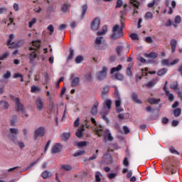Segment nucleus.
<instances>
[{
  "label": "nucleus",
  "instance_id": "obj_1",
  "mask_svg": "<svg viewBox=\"0 0 182 182\" xmlns=\"http://www.w3.org/2000/svg\"><path fill=\"white\" fill-rule=\"evenodd\" d=\"M33 47L29 48V50L31 53L29 55L30 63H33L35 62V59H36L38 54L39 53V49L41 48V41H32Z\"/></svg>",
  "mask_w": 182,
  "mask_h": 182
},
{
  "label": "nucleus",
  "instance_id": "obj_2",
  "mask_svg": "<svg viewBox=\"0 0 182 182\" xmlns=\"http://www.w3.org/2000/svg\"><path fill=\"white\" fill-rule=\"evenodd\" d=\"M124 18L121 16V26L119 25H115L112 28V34L111 36L112 39H119L123 36V28H124Z\"/></svg>",
  "mask_w": 182,
  "mask_h": 182
},
{
  "label": "nucleus",
  "instance_id": "obj_3",
  "mask_svg": "<svg viewBox=\"0 0 182 182\" xmlns=\"http://www.w3.org/2000/svg\"><path fill=\"white\" fill-rule=\"evenodd\" d=\"M95 132H96V134H97L99 137H102V136L105 140H108L109 141H113L114 139L112 136V133H110V130L109 129L103 130V128H102V127H100V128H97Z\"/></svg>",
  "mask_w": 182,
  "mask_h": 182
},
{
  "label": "nucleus",
  "instance_id": "obj_4",
  "mask_svg": "<svg viewBox=\"0 0 182 182\" xmlns=\"http://www.w3.org/2000/svg\"><path fill=\"white\" fill-rule=\"evenodd\" d=\"M114 97L117 99L115 100V107L117 113H122L124 109L121 107L122 106V97H120V92H119V89L117 88V86H114Z\"/></svg>",
  "mask_w": 182,
  "mask_h": 182
},
{
  "label": "nucleus",
  "instance_id": "obj_5",
  "mask_svg": "<svg viewBox=\"0 0 182 182\" xmlns=\"http://www.w3.org/2000/svg\"><path fill=\"white\" fill-rule=\"evenodd\" d=\"M13 100H14V102H15L16 110L17 112H21L22 113V114H24V116H26V117H28L29 115L28 114H26V112L25 111V107H23V105H22V103H21L19 97L14 98V99H13Z\"/></svg>",
  "mask_w": 182,
  "mask_h": 182
},
{
  "label": "nucleus",
  "instance_id": "obj_6",
  "mask_svg": "<svg viewBox=\"0 0 182 182\" xmlns=\"http://www.w3.org/2000/svg\"><path fill=\"white\" fill-rule=\"evenodd\" d=\"M11 134L9 135V139L11 141L16 143L18 141V136L19 135V129L18 128H11L10 129Z\"/></svg>",
  "mask_w": 182,
  "mask_h": 182
},
{
  "label": "nucleus",
  "instance_id": "obj_7",
  "mask_svg": "<svg viewBox=\"0 0 182 182\" xmlns=\"http://www.w3.org/2000/svg\"><path fill=\"white\" fill-rule=\"evenodd\" d=\"M46 133V128L45 127H40L35 130L34 140H38V137H43Z\"/></svg>",
  "mask_w": 182,
  "mask_h": 182
},
{
  "label": "nucleus",
  "instance_id": "obj_8",
  "mask_svg": "<svg viewBox=\"0 0 182 182\" xmlns=\"http://www.w3.org/2000/svg\"><path fill=\"white\" fill-rule=\"evenodd\" d=\"M107 76V68L103 67L101 71L97 73V79L98 80H103Z\"/></svg>",
  "mask_w": 182,
  "mask_h": 182
},
{
  "label": "nucleus",
  "instance_id": "obj_9",
  "mask_svg": "<svg viewBox=\"0 0 182 182\" xmlns=\"http://www.w3.org/2000/svg\"><path fill=\"white\" fill-rule=\"evenodd\" d=\"M14 38H15V36L14 34L9 35V39L7 41V46H9V49H14V48H18V44L12 41H14Z\"/></svg>",
  "mask_w": 182,
  "mask_h": 182
},
{
  "label": "nucleus",
  "instance_id": "obj_10",
  "mask_svg": "<svg viewBox=\"0 0 182 182\" xmlns=\"http://www.w3.org/2000/svg\"><path fill=\"white\" fill-rule=\"evenodd\" d=\"M99 25H100V19L95 18L91 23V29L92 31H97L99 29Z\"/></svg>",
  "mask_w": 182,
  "mask_h": 182
},
{
  "label": "nucleus",
  "instance_id": "obj_11",
  "mask_svg": "<svg viewBox=\"0 0 182 182\" xmlns=\"http://www.w3.org/2000/svg\"><path fill=\"white\" fill-rule=\"evenodd\" d=\"M36 106L40 112L43 110V107L45 106V104L43 103V101L42 100V98L38 97L36 101Z\"/></svg>",
  "mask_w": 182,
  "mask_h": 182
},
{
  "label": "nucleus",
  "instance_id": "obj_12",
  "mask_svg": "<svg viewBox=\"0 0 182 182\" xmlns=\"http://www.w3.org/2000/svg\"><path fill=\"white\" fill-rule=\"evenodd\" d=\"M164 90L165 92V95L166 96H167L169 102H173L174 101V95L171 93H170V91H168V90H167V88L166 87V85L164 87Z\"/></svg>",
  "mask_w": 182,
  "mask_h": 182
},
{
  "label": "nucleus",
  "instance_id": "obj_13",
  "mask_svg": "<svg viewBox=\"0 0 182 182\" xmlns=\"http://www.w3.org/2000/svg\"><path fill=\"white\" fill-rule=\"evenodd\" d=\"M109 86H105L101 89V97H102V99L107 97V95H109Z\"/></svg>",
  "mask_w": 182,
  "mask_h": 182
},
{
  "label": "nucleus",
  "instance_id": "obj_14",
  "mask_svg": "<svg viewBox=\"0 0 182 182\" xmlns=\"http://www.w3.org/2000/svg\"><path fill=\"white\" fill-rule=\"evenodd\" d=\"M85 126L81 127L80 129H77V131L75 133L76 136L78 139H82V137H83V136L85 135L83 134V132H85Z\"/></svg>",
  "mask_w": 182,
  "mask_h": 182
},
{
  "label": "nucleus",
  "instance_id": "obj_15",
  "mask_svg": "<svg viewBox=\"0 0 182 182\" xmlns=\"http://www.w3.org/2000/svg\"><path fill=\"white\" fill-rule=\"evenodd\" d=\"M62 149V145L60 144H55L52 148V153L55 154L59 153Z\"/></svg>",
  "mask_w": 182,
  "mask_h": 182
},
{
  "label": "nucleus",
  "instance_id": "obj_16",
  "mask_svg": "<svg viewBox=\"0 0 182 182\" xmlns=\"http://www.w3.org/2000/svg\"><path fill=\"white\" fill-rule=\"evenodd\" d=\"M99 107V102L97 101H96L94 103V105L92 106V109H91V114L93 116H96V114H97V107Z\"/></svg>",
  "mask_w": 182,
  "mask_h": 182
},
{
  "label": "nucleus",
  "instance_id": "obj_17",
  "mask_svg": "<svg viewBox=\"0 0 182 182\" xmlns=\"http://www.w3.org/2000/svg\"><path fill=\"white\" fill-rule=\"evenodd\" d=\"M170 45L171 46V52L174 53L176 52V48H177V40L171 39L170 41Z\"/></svg>",
  "mask_w": 182,
  "mask_h": 182
},
{
  "label": "nucleus",
  "instance_id": "obj_18",
  "mask_svg": "<svg viewBox=\"0 0 182 182\" xmlns=\"http://www.w3.org/2000/svg\"><path fill=\"white\" fill-rule=\"evenodd\" d=\"M80 80L79 77H75L71 80V87H77L79 86V83Z\"/></svg>",
  "mask_w": 182,
  "mask_h": 182
},
{
  "label": "nucleus",
  "instance_id": "obj_19",
  "mask_svg": "<svg viewBox=\"0 0 182 182\" xmlns=\"http://www.w3.org/2000/svg\"><path fill=\"white\" fill-rule=\"evenodd\" d=\"M132 99L134 103H137L138 105H141V100L137 98V93L132 92Z\"/></svg>",
  "mask_w": 182,
  "mask_h": 182
},
{
  "label": "nucleus",
  "instance_id": "obj_20",
  "mask_svg": "<svg viewBox=\"0 0 182 182\" xmlns=\"http://www.w3.org/2000/svg\"><path fill=\"white\" fill-rule=\"evenodd\" d=\"M148 103H149V105H159V103H160V99L149 98L148 100Z\"/></svg>",
  "mask_w": 182,
  "mask_h": 182
},
{
  "label": "nucleus",
  "instance_id": "obj_21",
  "mask_svg": "<svg viewBox=\"0 0 182 182\" xmlns=\"http://www.w3.org/2000/svg\"><path fill=\"white\" fill-rule=\"evenodd\" d=\"M123 66L122 65H118L117 67H114L111 69V74L115 73V72H120L122 70Z\"/></svg>",
  "mask_w": 182,
  "mask_h": 182
},
{
  "label": "nucleus",
  "instance_id": "obj_22",
  "mask_svg": "<svg viewBox=\"0 0 182 182\" xmlns=\"http://www.w3.org/2000/svg\"><path fill=\"white\" fill-rule=\"evenodd\" d=\"M104 107H107L108 110L112 109V101L110 100H106L104 102Z\"/></svg>",
  "mask_w": 182,
  "mask_h": 182
},
{
  "label": "nucleus",
  "instance_id": "obj_23",
  "mask_svg": "<svg viewBox=\"0 0 182 182\" xmlns=\"http://www.w3.org/2000/svg\"><path fill=\"white\" fill-rule=\"evenodd\" d=\"M157 82H159V80H157V78H155L154 80H152L151 81L149 82L146 84L147 87H153V86H154L155 85L157 84Z\"/></svg>",
  "mask_w": 182,
  "mask_h": 182
},
{
  "label": "nucleus",
  "instance_id": "obj_24",
  "mask_svg": "<svg viewBox=\"0 0 182 182\" xmlns=\"http://www.w3.org/2000/svg\"><path fill=\"white\" fill-rule=\"evenodd\" d=\"M106 32H107V26H102V31H98L97 32V35L99 36L100 35H105Z\"/></svg>",
  "mask_w": 182,
  "mask_h": 182
},
{
  "label": "nucleus",
  "instance_id": "obj_25",
  "mask_svg": "<svg viewBox=\"0 0 182 182\" xmlns=\"http://www.w3.org/2000/svg\"><path fill=\"white\" fill-rule=\"evenodd\" d=\"M159 55L156 53L151 52L149 54H145L146 58H152L153 59H156Z\"/></svg>",
  "mask_w": 182,
  "mask_h": 182
},
{
  "label": "nucleus",
  "instance_id": "obj_26",
  "mask_svg": "<svg viewBox=\"0 0 182 182\" xmlns=\"http://www.w3.org/2000/svg\"><path fill=\"white\" fill-rule=\"evenodd\" d=\"M70 7V4H65L63 5V6L61 7V11L63 12H68V11H69V8Z\"/></svg>",
  "mask_w": 182,
  "mask_h": 182
},
{
  "label": "nucleus",
  "instance_id": "obj_27",
  "mask_svg": "<svg viewBox=\"0 0 182 182\" xmlns=\"http://www.w3.org/2000/svg\"><path fill=\"white\" fill-rule=\"evenodd\" d=\"M86 11H87V4H85L82 6V11L81 14V18L83 19L85 16L86 15Z\"/></svg>",
  "mask_w": 182,
  "mask_h": 182
},
{
  "label": "nucleus",
  "instance_id": "obj_28",
  "mask_svg": "<svg viewBox=\"0 0 182 182\" xmlns=\"http://www.w3.org/2000/svg\"><path fill=\"white\" fill-rule=\"evenodd\" d=\"M18 119V117L16 115H14L12 117L11 119V126L15 127L16 126V120Z\"/></svg>",
  "mask_w": 182,
  "mask_h": 182
},
{
  "label": "nucleus",
  "instance_id": "obj_29",
  "mask_svg": "<svg viewBox=\"0 0 182 182\" xmlns=\"http://www.w3.org/2000/svg\"><path fill=\"white\" fill-rule=\"evenodd\" d=\"M173 114L175 117H178L181 114V109L177 108L173 110Z\"/></svg>",
  "mask_w": 182,
  "mask_h": 182
},
{
  "label": "nucleus",
  "instance_id": "obj_30",
  "mask_svg": "<svg viewBox=\"0 0 182 182\" xmlns=\"http://www.w3.org/2000/svg\"><path fill=\"white\" fill-rule=\"evenodd\" d=\"M167 73V69L166 68H162L158 71V76H163L164 75H166Z\"/></svg>",
  "mask_w": 182,
  "mask_h": 182
},
{
  "label": "nucleus",
  "instance_id": "obj_31",
  "mask_svg": "<svg viewBox=\"0 0 182 182\" xmlns=\"http://www.w3.org/2000/svg\"><path fill=\"white\" fill-rule=\"evenodd\" d=\"M4 107V109H8L9 107V104L5 101H0V107Z\"/></svg>",
  "mask_w": 182,
  "mask_h": 182
},
{
  "label": "nucleus",
  "instance_id": "obj_32",
  "mask_svg": "<svg viewBox=\"0 0 182 182\" xmlns=\"http://www.w3.org/2000/svg\"><path fill=\"white\" fill-rule=\"evenodd\" d=\"M115 79H117V80H124V76L123 75V74L118 73L115 75Z\"/></svg>",
  "mask_w": 182,
  "mask_h": 182
},
{
  "label": "nucleus",
  "instance_id": "obj_33",
  "mask_svg": "<svg viewBox=\"0 0 182 182\" xmlns=\"http://www.w3.org/2000/svg\"><path fill=\"white\" fill-rule=\"evenodd\" d=\"M11 76H12V73H11V71H6V73H4L3 75L4 79H9Z\"/></svg>",
  "mask_w": 182,
  "mask_h": 182
},
{
  "label": "nucleus",
  "instance_id": "obj_34",
  "mask_svg": "<svg viewBox=\"0 0 182 182\" xmlns=\"http://www.w3.org/2000/svg\"><path fill=\"white\" fill-rule=\"evenodd\" d=\"M130 3L134 6V8H139L140 3L138 2L137 0H129Z\"/></svg>",
  "mask_w": 182,
  "mask_h": 182
},
{
  "label": "nucleus",
  "instance_id": "obj_35",
  "mask_svg": "<svg viewBox=\"0 0 182 182\" xmlns=\"http://www.w3.org/2000/svg\"><path fill=\"white\" fill-rule=\"evenodd\" d=\"M61 168L65 170V171H70L72 166L70 165H62Z\"/></svg>",
  "mask_w": 182,
  "mask_h": 182
},
{
  "label": "nucleus",
  "instance_id": "obj_36",
  "mask_svg": "<svg viewBox=\"0 0 182 182\" xmlns=\"http://www.w3.org/2000/svg\"><path fill=\"white\" fill-rule=\"evenodd\" d=\"M99 150H96V154H93L91 157L89 158L90 161L92 160H96L97 159V156H99Z\"/></svg>",
  "mask_w": 182,
  "mask_h": 182
},
{
  "label": "nucleus",
  "instance_id": "obj_37",
  "mask_svg": "<svg viewBox=\"0 0 182 182\" xmlns=\"http://www.w3.org/2000/svg\"><path fill=\"white\" fill-rule=\"evenodd\" d=\"M129 36L132 41H139V35L136 33H132Z\"/></svg>",
  "mask_w": 182,
  "mask_h": 182
},
{
  "label": "nucleus",
  "instance_id": "obj_38",
  "mask_svg": "<svg viewBox=\"0 0 182 182\" xmlns=\"http://www.w3.org/2000/svg\"><path fill=\"white\" fill-rule=\"evenodd\" d=\"M82 154H85V151L81 150L75 152L73 156L74 157H79V156H82Z\"/></svg>",
  "mask_w": 182,
  "mask_h": 182
},
{
  "label": "nucleus",
  "instance_id": "obj_39",
  "mask_svg": "<svg viewBox=\"0 0 182 182\" xmlns=\"http://www.w3.org/2000/svg\"><path fill=\"white\" fill-rule=\"evenodd\" d=\"M48 31H50V35H53V31H55V28L53 25H49L47 28Z\"/></svg>",
  "mask_w": 182,
  "mask_h": 182
},
{
  "label": "nucleus",
  "instance_id": "obj_40",
  "mask_svg": "<svg viewBox=\"0 0 182 182\" xmlns=\"http://www.w3.org/2000/svg\"><path fill=\"white\" fill-rule=\"evenodd\" d=\"M117 176V173H110L107 174V177H108V178H109V180H112Z\"/></svg>",
  "mask_w": 182,
  "mask_h": 182
},
{
  "label": "nucleus",
  "instance_id": "obj_41",
  "mask_svg": "<svg viewBox=\"0 0 182 182\" xmlns=\"http://www.w3.org/2000/svg\"><path fill=\"white\" fill-rule=\"evenodd\" d=\"M75 55V51L73 50V49H70V54L68 55V60H70V59H73V56Z\"/></svg>",
  "mask_w": 182,
  "mask_h": 182
},
{
  "label": "nucleus",
  "instance_id": "obj_42",
  "mask_svg": "<svg viewBox=\"0 0 182 182\" xmlns=\"http://www.w3.org/2000/svg\"><path fill=\"white\" fill-rule=\"evenodd\" d=\"M161 65H163V66H169L170 61H168L167 59H164L161 60Z\"/></svg>",
  "mask_w": 182,
  "mask_h": 182
},
{
  "label": "nucleus",
  "instance_id": "obj_43",
  "mask_svg": "<svg viewBox=\"0 0 182 182\" xmlns=\"http://www.w3.org/2000/svg\"><path fill=\"white\" fill-rule=\"evenodd\" d=\"M87 141H80L77 143L78 147H86L87 146Z\"/></svg>",
  "mask_w": 182,
  "mask_h": 182
},
{
  "label": "nucleus",
  "instance_id": "obj_44",
  "mask_svg": "<svg viewBox=\"0 0 182 182\" xmlns=\"http://www.w3.org/2000/svg\"><path fill=\"white\" fill-rule=\"evenodd\" d=\"M35 23H36V18H32V20L28 22V28H32Z\"/></svg>",
  "mask_w": 182,
  "mask_h": 182
},
{
  "label": "nucleus",
  "instance_id": "obj_45",
  "mask_svg": "<svg viewBox=\"0 0 182 182\" xmlns=\"http://www.w3.org/2000/svg\"><path fill=\"white\" fill-rule=\"evenodd\" d=\"M123 46H118L117 48V53L118 55V56H120V54L122 53V52H123Z\"/></svg>",
  "mask_w": 182,
  "mask_h": 182
},
{
  "label": "nucleus",
  "instance_id": "obj_46",
  "mask_svg": "<svg viewBox=\"0 0 182 182\" xmlns=\"http://www.w3.org/2000/svg\"><path fill=\"white\" fill-rule=\"evenodd\" d=\"M82 60H83V57L82 55H78L75 58V62L77 63H81Z\"/></svg>",
  "mask_w": 182,
  "mask_h": 182
},
{
  "label": "nucleus",
  "instance_id": "obj_47",
  "mask_svg": "<svg viewBox=\"0 0 182 182\" xmlns=\"http://www.w3.org/2000/svg\"><path fill=\"white\" fill-rule=\"evenodd\" d=\"M145 19H153V14L147 12L145 15Z\"/></svg>",
  "mask_w": 182,
  "mask_h": 182
},
{
  "label": "nucleus",
  "instance_id": "obj_48",
  "mask_svg": "<svg viewBox=\"0 0 182 182\" xmlns=\"http://www.w3.org/2000/svg\"><path fill=\"white\" fill-rule=\"evenodd\" d=\"M39 90H41V89H39V87H36V86H32L31 87V92L32 93H35L36 92H39Z\"/></svg>",
  "mask_w": 182,
  "mask_h": 182
},
{
  "label": "nucleus",
  "instance_id": "obj_49",
  "mask_svg": "<svg viewBox=\"0 0 182 182\" xmlns=\"http://www.w3.org/2000/svg\"><path fill=\"white\" fill-rule=\"evenodd\" d=\"M102 39H103V37H97L95 39V43L97 45H102Z\"/></svg>",
  "mask_w": 182,
  "mask_h": 182
},
{
  "label": "nucleus",
  "instance_id": "obj_50",
  "mask_svg": "<svg viewBox=\"0 0 182 182\" xmlns=\"http://www.w3.org/2000/svg\"><path fill=\"white\" fill-rule=\"evenodd\" d=\"M85 79L86 80H87V82H90V80H92V73H87V75H85Z\"/></svg>",
  "mask_w": 182,
  "mask_h": 182
},
{
  "label": "nucleus",
  "instance_id": "obj_51",
  "mask_svg": "<svg viewBox=\"0 0 182 182\" xmlns=\"http://www.w3.org/2000/svg\"><path fill=\"white\" fill-rule=\"evenodd\" d=\"M122 6H123V1L117 0L116 8H122Z\"/></svg>",
  "mask_w": 182,
  "mask_h": 182
},
{
  "label": "nucleus",
  "instance_id": "obj_52",
  "mask_svg": "<svg viewBox=\"0 0 182 182\" xmlns=\"http://www.w3.org/2000/svg\"><path fill=\"white\" fill-rule=\"evenodd\" d=\"M123 164H124V166H125V167H128V166H129V158L124 157V159L123 160Z\"/></svg>",
  "mask_w": 182,
  "mask_h": 182
},
{
  "label": "nucleus",
  "instance_id": "obj_53",
  "mask_svg": "<svg viewBox=\"0 0 182 182\" xmlns=\"http://www.w3.org/2000/svg\"><path fill=\"white\" fill-rule=\"evenodd\" d=\"M168 170L171 171V174H176V170H174V166L171 165V166L168 167Z\"/></svg>",
  "mask_w": 182,
  "mask_h": 182
},
{
  "label": "nucleus",
  "instance_id": "obj_54",
  "mask_svg": "<svg viewBox=\"0 0 182 182\" xmlns=\"http://www.w3.org/2000/svg\"><path fill=\"white\" fill-rule=\"evenodd\" d=\"M49 174L50 173L48 171L43 172V173H42L43 178H48V177H49Z\"/></svg>",
  "mask_w": 182,
  "mask_h": 182
},
{
  "label": "nucleus",
  "instance_id": "obj_55",
  "mask_svg": "<svg viewBox=\"0 0 182 182\" xmlns=\"http://www.w3.org/2000/svg\"><path fill=\"white\" fill-rule=\"evenodd\" d=\"M7 56H9V53H5L4 55L0 56V60H4V59H6Z\"/></svg>",
  "mask_w": 182,
  "mask_h": 182
},
{
  "label": "nucleus",
  "instance_id": "obj_56",
  "mask_svg": "<svg viewBox=\"0 0 182 182\" xmlns=\"http://www.w3.org/2000/svg\"><path fill=\"white\" fill-rule=\"evenodd\" d=\"M174 21L175 23H180V22H181V17L180 16H176Z\"/></svg>",
  "mask_w": 182,
  "mask_h": 182
},
{
  "label": "nucleus",
  "instance_id": "obj_57",
  "mask_svg": "<svg viewBox=\"0 0 182 182\" xmlns=\"http://www.w3.org/2000/svg\"><path fill=\"white\" fill-rule=\"evenodd\" d=\"M49 146H50V140H48V142L46 144V146H45V149H44L45 153H46V151H48V149H49Z\"/></svg>",
  "mask_w": 182,
  "mask_h": 182
},
{
  "label": "nucleus",
  "instance_id": "obj_58",
  "mask_svg": "<svg viewBox=\"0 0 182 182\" xmlns=\"http://www.w3.org/2000/svg\"><path fill=\"white\" fill-rule=\"evenodd\" d=\"M95 179L97 182H100L102 179L100 178V173L97 172L95 174Z\"/></svg>",
  "mask_w": 182,
  "mask_h": 182
},
{
  "label": "nucleus",
  "instance_id": "obj_59",
  "mask_svg": "<svg viewBox=\"0 0 182 182\" xmlns=\"http://www.w3.org/2000/svg\"><path fill=\"white\" fill-rule=\"evenodd\" d=\"M63 137H64V139H65V140H68V139H69L70 137V133H64L63 134Z\"/></svg>",
  "mask_w": 182,
  "mask_h": 182
},
{
  "label": "nucleus",
  "instance_id": "obj_60",
  "mask_svg": "<svg viewBox=\"0 0 182 182\" xmlns=\"http://www.w3.org/2000/svg\"><path fill=\"white\" fill-rule=\"evenodd\" d=\"M79 122H80V119H79V117H77V119H76V120L75 121V122H74V126L75 127H79Z\"/></svg>",
  "mask_w": 182,
  "mask_h": 182
},
{
  "label": "nucleus",
  "instance_id": "obj_61",
  "mask_svg": "<svg viewBox=\"0 0 182 182\" xmlns=\"http://www.w3.org/2000/svg\"><path fill=\"white\" fill-rule=\"evenodd\" d=\"M13 8H14V11H16V12L19 11V5H18V4H16V3L14 4Z\"/></svg>",
  "mask_w": 182,
  "mask_h": 182
},
{
  "label": "nucleus",
  "instance_id": "obj_62",
  "mask_svg": "<svg viewBox=\"0 0 182 182\" xmlns=\"http://www.w3.org/2000/svg\"><path fill=\"white\" fill-rule=\"evenodd\" d=\"M178 85L177 83H173L171 85V89H173V90H177Z\"/></svg>",
  "mask_w": 182,
  "mask_h": 182
},
{
  "label": "nucleus",
  "instance_id": "obj_63",
  "mask_svg": "<svg viewBox=\"0 0 182 182\" xmlns=\"http://www.w3.org/2000/svg\"><path fill=\"white\" fill-rule=\"evenodd\" d=\"M146 41L148 43H153V38H151V37L149 36L146 38Z\"/></svg>",
  "mask_w": 182,
  "mask_h": 182
},
{
  "label": "nucleus",
  "instance_id": "obj_64",
  "mask_svg": "<svg viewBox=\"0 0 182 182\" xmlns=\"http://www.w3.org/2000/svg\"><path fill=\"white\" fill-rule=\"evenodd\" d=\"M59 31H64V29H66V25L65 24H61L59 28Z\"/></svg>",
  "mask_w": 182,
  "mask_h": 182
}]
</instances>
